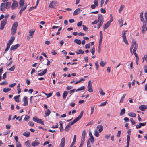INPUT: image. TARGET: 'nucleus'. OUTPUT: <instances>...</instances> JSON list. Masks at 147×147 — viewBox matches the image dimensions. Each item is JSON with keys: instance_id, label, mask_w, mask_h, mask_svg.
I'll use <instances>...</instances> for the list:
<instances>
[{"instance_id": "1", "label": "nucleus", "mask_w": 147, "mask_h": 147, "mask_svg": "<svg viewBox=\"0 0 147 147\" xmlns=\"http://www.w3.org/2000/svg\"><path fill=\"white\" fill-rule=\"evenodd\" d=\"M84 113V111H82L80 114L79 116L77 117L75 119H74L72 122H70L67 125L65 128V130L67 132L69 130L71 126L72 125L74 124L77 121H79L82 117Z\"/></svg>"}, {"instance_id": "2", "label": "nucleus", "mask_w": 147, "mask_h": 147, "mask_svg": "<svg viewBox=\"0 0 147 147\" xmlns=\"http://www.w3.org/2000/svg\"><path fill=\"white\" fill-rule=\"evenodd\" d=\"M18 26V23L16 22L13 24L11 29V34L12 35H14L16 32V30Z\"/></svg>"}, {"instance_id": "3", "label": "nucleus", "mask_w": 147, "mask_h": 147, "mask_svg": "<svg viewBox=\"0 0 147 147\" xmlns=\"http://www.w3.org/2000/svg\"><path fill=\"white\" fill-rule=\"evenodd\" d=\"M138 45L136 43L135 40L134 39H133L132 40V44L131 45L130 48V51L132 55H133V53L132 51V49L134 48L133 49L136 50L138 48Z\"/></svg>"}, {"instance_id": "4", "label": "nucleus", "mask_w": 147, "mask_h": 147, "mask_svg": "<svg viewBox=\"0 0 147 147\" xmlns=\"http://www.w3.org/2000/svg\"><path fill=\"white\" fill-rule=\"evenodd\" d=\"M126 31L125 30H123L122 33V37L123 40V41L124 43L126 45H128V42L126 39L125 34H126Z\"/></svg>"}, {"instance_id": "5", "label": "nucleus", "mask_w": 147, "mask_h": 147, "mask_svg": "<svg viewBox=\"0 0 147 147\" xmlns=\"http://www.w3.org/2000/svg\"><path fill=\"white\" fill-rule=\"evenodd\" d=\"M33 120L35 122L41 124L42 125H44V123L43 121H42L41 119H39L36 117H33Z\"/></svg>"}, {"instance_id": "6", "label": "nucleus", "mask_w": 147, "mask_h": 147, "mask_svg": "<svg viewBox=\"0 0 147 147\" xmlns=\"http://www.w3.org/2000/svg\"><path fill=\"white\" fill-rule=\"evenodd\" d=\"M87 88L88 89V91L89 92H93L92 82L90 80H89L88 82Z\"/></svg>"}, {"instance_id": "7", "label": "nucleus", "mask_w": 147, "mask_h": 147, "mask_svg": "<svg viewBox=\"0 0 147 147\" xmlns=\"http://www.w3.org/2000/svg\"><path fill=\"white\" fill-rule=\"evenodd\" d=\"M35 32V30H30L29 31V35L28 36H27V39L29 40L30 39L32 38L33 37V35L34 34V33Z\"/></svg>"}, {"instance_id": "8", "label": "nucleus", "mask_w": 147, "mask_h": 147, "mask_svg": "<svg viewBox=\"0 0 147 147\" xmlns=\"http://www.w3.org/2000/svg\"><path fill=\"white\" fill-rule=\"evenodd\" d=\"M145 18L146 20L143 22V25L141 30L142 32L143 33L145 32V28H146V26L147 23V16H145Z\"/></svg>"}, {"instance_id": "9", "label": "nucleus", "mask_w": 147, "mask_h": 147, "mask_svg": "<svg viewBox=\"0 0 147 147\" xmlns=\"http://www.w3.org/2000/svg\"><path fill=\"white\" fill-rule=\"evenodd\" d=\"M7 21H6L3 20H2L1 23V26L0 27V30H3L4 28V26L7 24Z\"/></svg>"}, {"instance_id": "10", "label": "nucleus", "mask_w": 147, "mask_h": 147, "mask_svg": "<svg viewBox=\"0 0 147 147\" xmlns=\"http://www.w3.org/2000/svg\"><path fill=\"white\" fill-rule=\"evenodd\" d=\"M7 8L5 5V4L4 3H2L0 5V10L1 11L3 12L5 11Z\"/></svg>"}, {"instance_id": "11", "label": "nucleus", "mask_w": 147, "mask_h": 147, "mask_svg": "<svg viewBox=\"0 0 147 147\" xmlns=\"http://www.w3.org/2000/svg\"><path fill=\"white\" fill-rule=\"evenodd\" d=\"M57 3V2L56 1H52L49 4V7L51 8H55Z\"/></svg>"}, {"instance_id": "12", "label": "nucleus", "mask_w": 147, "mask_h": 147, "mask_svg": "<svg viewBox=\"0 0 147 147\" xmlns=\"http://www.w3.org/2000/svg\"><path fill=\"white\" fill-rule=\"evenodd\" d=\"M18 6V3L16 1H14L11 5V8L12 10L15 9Z\"/></svg>"}, {"instance_id": "13", "label": "nucleus", "mask_w": 147, "mask_h": 147, "mask_svg": "<svg viewBox=\"0 0 147 147\" xmlns=\"http://www.w3.org/2000/svg\"><path fill=\"white\" fill-rule=\"evenodd\" d=\"M104 18L102 15L99 14L98 15V19L97 20L98 22H103Z\"/></svg>"}, {"instance_id": "14", "label": "nucleus", "mask_w": 147, "mask_h": 147, "mask_svg": "<svg viewBox=\"0 0 147 147\" xmlns=\"http://www.w3.org/2000/svg\"><path fill=\"white\" fill-rule=\"evenodd\" d=\"M20 46V45L19 44H17L15 45H13L10 48V50L11 51L17 49Z\"/></svg>"}, {"instance_id": "15", "label": "nucleus", "mask_w": 147, "mask_h": 147, "mask_svg": "<svg viewBox=\"0 0 147 147\" xmlns=\"http://www.w3.org/2000/svg\"><path fill=\"white\" fill-rule=\"evenodd\" d=\"M65 139L64 137L62 138L59 147H64L65 144Z\"/></svg>"}, {"instance_id": "16", "label": "nucleus", "mask_w": 147, "mask_h": 147, "mask_svg": "<svg viewBox=\"0 0 147 147\" xmlns=\"http://www.w3.org/2000/svg\"><path fill=\"white\" fill-rule=\"evenodd\" d=\"M23 101L24 102V103L22 105L24 106H27L28 105V99L25 96L23 99Z\"/></svg>"}, {"instance_id": "17", "label": "nucleus", "mask_w": 147, "mask_h": 147, "mask_svg": "<svg viewBox=\"0 0 147 147\" xmlns=\"http://www.w3.org/2000/svg\"><path fill=\"white\" fill-rule=\"evenodd\" d=\"M40 144V143L38 142V141L36 140V139L35 140L31 143V145L35 147V146H37L39 144Z\"/></svg>"}, {"instance_id": "18", "label": "nucleus", "mask_w": 147, "mask_h": 147, "mask_svg": "<svg viewBox=\"0 0 147 147\" xmlns=\"http://www.w3.org/2000/svg\"><path fill=\"white\" fill-rule=\"evenodd\" d=\"M139 108L142 111H144L145 109H147V106L145 105H142L140 106Z\"/></svg>"}, {"instance_id": "19", "label": "nucleus", "mask_w": 147, "mask_h": 147, "mask_svg": "<svg viewBox=\"0 0 147 147\" xmlns=\"http://www.w3.org/2000/svg\"><path fill=\"white\" fill-rule=\"evenodd\" d=\"M27 5H25L24 7H22L21 9L19 11V14L20 16H21L23 12V11L25 10L27 8Z\"/></svg>"}, {"instance_id": "20", "label": "nucleus", "mask_w": 147, "mask_h": 147, "mask_svg": "<svg viewBox=\"0 0 147 147\" xmlns=\"http://www.w3.org/2000/svg\"><path fill=\"white\" fill-rule=\"evenodd\" d=\"M15 39V37L14 36H12L11 37V38L9 40L8 42V43L12 44Z\"/></svg>"}, {"instance_id": "21", "label": "nucleus", "mask_w": 147, "mask_h": 147, "mask_svg": "<svg viewBox=\"0 0 147 147\" xmlns=\"http://www.w3.org/2000/svg\"><path fill=\"white\" fill-rule=\"evenodd\" d=\"M60 123L59 129L60 131L61 132L63 130V122L62 121H59Z\"/></svg>"}, {"instance_id": "22", "label": "nucleus", "mask_w": 147, "mask_h": 147, "mask_svg": "<svg viewBox=\"0 0 147 147\" xmlns=\"http://www.w3.org/2000/svg\"><path fill=\"white\" fill-rule=\"evenodd\" d=\"M47 69H45L42 72L38 73V75L39 76H42L43 75L45 74L47 71Z\"/></svg>"}, {"instance_id": "23", "label": "nucleus", "mask_w": 147, "mask_h": 147, "mask_svg": "<svg viewBox=\"0 0 147 147\" xmlns=\"http://www.w3.org/2000/svg\"><path fill=\"white\" fill-rule=\"evenodd\" d=\"M51 113L49 109H48L47 111H46L45 113V117H46L49 116V115Z\"/></svg>"}, {"instance_id": "24", "label": "nucleus", "mask_w": 147, "mask_h": 147, "mask_svg": "<svg viewBox=\"0 0 147 147\" xmlns=\"http://www.w3.org/2000/svg\"><path fill=\"white\" fill-rule=\"evenodd\" d=\"M128 115L129 116L133 117H136V114L133 112H130L128 113Z\"/></svg>"}, {"instance_id": "25", "label": "nucleus", "mask_w": 147, "mask_h": 147, "mask_svg": "<svg viewBox=\"0 0 147 147\" xmlns=\"http://www.w3.org/2000/svg\"><path fill=\"white\" fill-rule=\"evenodd\" d=\"M110 23L107 22V23L105 24L103 26V28L104 30L106 29L107 28L110 26Z\"/></svg>"}, {"instance_id": "26", "label": "nucleus", "mask_w": 147, "mask_h": 147, "mask_svg": "<svg viewBox=\"0 0 147 147\" xmlns=\"http://www.w3.org/2000/svg\"><path fill=\"white\" fill-rule=\"evenodd\" d=\"M68 93V91H64L63 95V99H65L66 96H67Z\"/></svg>"}, {"instance_id": "27", "label": "nucleus", "mask_w": 147, "mask_h": 147, "mask_svg": "<svg viewBox=\"0 0 147 147\" xmlns=\"http://www.w3.org/2000/svg\"><path fill=\"white\" fill-rule=\"evenodd\" d=\"M76 139V135H74L73 141L72 142L70 146H71V147L73 146L74 145V144L75 143Z\"/></svg>"}, {"instance_id": "28", "label": "nucleus", "mask_w": 147, "mask_h": 147, "mask_svg": "<svg viewBox=\"0 0 147 147\" xmlns=\"http://www.w3.org/2000/svg\"><path fill=\"white\" fill-rule=\"evenodd\" d=\"M85 89V87L84 86H82L78 88V89L76 90V92H78L79 91L84 90Z\"/></svg>"}, {"instance_id": "29", "label": "nucleus", "mask_w": 147, "mask_h": 147, "mask_svg": "<svg viewBox=\"0 0 147 147\" xmlns=\"http://www.w3.org/2000/svg\"><path fill=\"white\" fill-rule=\"evenodd\" d=\"M20 95L18 96H16L14 97V99H15V101L16 102H19V98L20 96Z\"/></svg>"}, {"instance_id": "30", "label": "nucleus", "mask_w": 147, "mask_h": 147, "mask_svg": "<svg viewBox=\"0 0 147 147\" xmlns=\"http://www.w3.org/2000/svg\"><path fill=\"white\" fill-rule=\"evenodd\" d=\"M74 42L78 45H80L81 44V41L79 39H75L74 40Z\"/></svg>"}, {"instance_id": "31", "label": "nucleus", "mask_w": 147, "mask_h": 147, "mask_svg": "<svg viewBox=\"0 0 147 147\" xmlns=\"http://www.w3.org/2000/svg\"><path fill=\"white\" fill-rule=\"evenodd\" d=\"M97 127L98 129L99 132H101L103 130V127L101 125H99L97 126Z\"/></svg>"}, {"instance_id": "32", "label": "nucleus", "mask_w": 147, "mask_h": 147, "mask_svg": "<svg viewBox=\"0 0 147 147\" xmlns=\"http://www.w3.org/2000/svg\"><path fill=\"white\" fill-rule=\"evenodd\" d=\"M80 9L79 8H78L76 9L74 12L73 14L74 15H76L79 13H80Z\"/></svg>"}, {"instance_id": "33", "label": "nucleus", "mask_w": 147, "mask_h": 147, "mask_svg": "<svg viewBox=\"0 0 147 147\" xmlns=\"http://www.w3.org/2000/svg\"><path fill=\"white\" fill-rule=\"evenodd\" d=\"M30 132H24L23 135V136H24L26 137H28L30 135Z\"/></svg>"}, {"instance_id": "34", "label": "nucleus", "mask_w": 147, "mask_h": 147, "mask_svg": "<svg viewBox=\"0 0 147 147\" xmlns=\"http://www.w3.org/2000/svg\"><path fill=\"white\" fill-rule=\"evenodd\" d=\"M130 140V136L129 135H127V146L129 145V142Z\"/></svg>"}, {"instance_id": "35", "label": "nucleus", "mask_w": 147, "mask_h": 147, "mask_svg": "<svg viewBox=\"0 0 147 147\" xmlns=\"http://www.w3.org/2000/svg\"><path fill=\"white\" fill-rule=\"evenodd\" d=\"M41 95H38L35 96L34 97V100L35 102L38 101L40 99V98H39V96H41Z\"/></svg>"}, {"instance_id": "36", "label": "nucleus", "mask_w": 147, "mask_h": 147, "mask_svg": "<svg viewBox=\"0 0 147 147\" xmlns=\"http://www.w3.org/2000/svg\"><path fill=\"white\" fill-rule=\"evenodd\" d=\"M84 51L81 49L79 50L78 51L76 52L77 54H83L84 53Z\"/></svg>"}, {"instance_id": "37", "label": "nucleus", "mask_w": 147, "mask_h": 147, "mask_svg": "<svg viewBox=\"0 0 147 147\" xmlns=\"http://www.w3.org/2000/svg\"><path fill=\"white\" fill-rule=\"evenodd\" d=\"M125 108H123L121 110V111L120 113V116H122L125 114Z\"/></svg>"}, {"instance_id": "38", "label": "nucleus", "mask_w": 147, "mask_h": 147, "mask_svg": "<svg viewBox=\"0 0 147 147\" xmlns=\"http://www.w3.org/2000/svg\"><path fill=\"white\" fill-rule=\"evenodd\" d=\"M24 2V0H20L19 2V5L23 7Z\"/></svg>"}, {"instance_id": "39", "label": "nucleus", "mask_w": 147, "mask_h": 147, "mask_svg": "<svg viewBox=\"0 0 147 147\" xmlns=\"http://www.w3.org/2000/svg\"><path fill=\"white\" fill-rule=\"evenodd\" d=\"M42 93H43L44 94H45V95L47 96V98H48L50 97H51L52 95V93H49L48 94L46 93L42 92Z\"/></svg>"}, {"instance_id": "40", "label": "nucleus", "mask_w": 147, "mask_h": 147, "mask_svg": "<svg viewBox=\"0 0 147 147\" xmlns=\"http://www.w3.org/2000/svg\"><path fill=\"white\" fill-rule=\"evenodd\" d=\"M106 64V62H104L101 60L100 63V65L101 66L103 67Z\"/></svg>"}, {"instance_id": "41", "label": "nucleus", "mask_w": 147, "mask_h": 147, "mask_svg": "<svg viewBox=\"0 0 147 147\" xmlns=\"http://www.w3.org/2000/svg\"><path fill=\"white\" fill-rule=\"evenodd\" d=\"M89 140L92 143H93L94 141V138L93 136H90Z\"/></svg>"}, {"instance_id": "42", "label": "nucleus", "mask_w": 147, "mask_h": 147, "mask_svg": "<svg viewBox=\"0 0 147 147\" xmlns=\"http://www.w3.org/2000/svg\"><path fill=\"white\" fill-rule=\"evenodd\" d=\"M99 92L101 95L104 96L105 95V93L103 91V90L102 88H100L99 89Z\"/></svg>"}, {"instance_id": "43", "label": "nucleus", "mask_w": 147, "mask_h": 147, "mask_svg": "<svg viewBox=\"0 0 147 147\" xmlns=\"http://www.w3.org/2000/svg\"><path fill=\"white\" fill-rule=\"evenodd\" d=\"M143 12H141L140 14V20L142 22H143L144 21V18H143Z\"/></svg>"}, {"instance_id": "44", "label": "nucleus", "mask_w": 147, "mask_h": 147, "mask_svg": "<svg viewBox=\"0 0 147 147\" xmlns=\"http://www.w3.org/2000/svg\"><path fill=\"white\" fill-rule=\"evenodd\" d=\"M11 4V2H8L6 3L5 5L7 8H10Z\"/></svg>"}, {"instance_id": "45", "label": "nucleus", "mask_w": 147, "mask_h": 147, "mask_svg": "<svg viewBox=\"0 0 147 147\" xmlns=\"http://www.w3.org/2000/svg\"><path fill=\"white\" fill-rule=\"evenodd\" d=\"M11 89L9 88H4L3 89V92L5 93H7V92L11 90Z\"/></svg>"}, {"instance_id": "46", "label": "nucleus", "mask_w": 147, "mask_h": 147, "mask_svg": "<svg viewBox=\"0 0 147 147\" xmlns=\"http://www.w3.org/2000/svg\"><path fill=\"white\" fill-rule=\"evenodd\" d=\"M126 95V94H123L122 96L121 97V98L120 100V103H121L123 102V100H124V98H125V97Z\"/></svg>"}, {"instance_id": "47", "label": "nucleus", "mask_w": 147, "mask_h": 147, "mask_svg": "<svg viewBox=\"0 0 147 147\" xmlns=\"http://www.w3.org/2000/svg\"><path fill=\"white\" fill-rule=\"evenodd\" d=\"M95 51V49L94 47H93L90 50V51L92 55H94V54Z\"/></svg>"}, {"instance_id": "48", "label": "nucleus", "mask_w": 147, "mask_h": 147, "mask_svg": "<svg viewBox=\"0 0 147 147\" xmlns=\"http://www.w3.org/2000/svg\"><path fill=\"white\" fill-rule=\"evenodd\" d=\"M15 68V65H14L13 66H12L8 70H9V71H13L14 70Z\"/></svg>"}, {"instance_id": "49", "label": "nucleus", "mask_w": 147, "mask_h": 147, "mask_svg": "<svg viewBox=\"0 0 147 147\" xmlns=\"http://www.w3.org/2000/svg\"><path fill=\"white\" fill-rule=\"evenodd\" d=\"M124 7V6L123 5H121V7H120V8H119V13H121L122 11V10L123 9Z\"/></svg>"}, {"instance_id": "50", "label": "nucleus", "mask_w": 147, "mask_h": 147, "mask_svg": "<svg viewBox=\"0 0 147 147\" xmlns=\"http://www.w3.org/2000/svg\"><path fill=\"white\" fill-rule=\"evenodd\" d=\"M119 24L120 25V27H121L123 25V21L122 20H121L119 21Z\"/></svg>"}, {"instance_id": "51", "label": "nucleus", "mask_w": 147, "mask_h": 147, "mask_svg": "<svg viewBox=\"0 0 147 147\" xmlns=\"http://www.w3.org/2000/svg\"><path fill=\"white\" fill-rule=\"evenodd\" d=\"M94 134V135L96 137H98L99 136V133L98 132L97 130H95V131Z\"/></svg>"}, {"instance_id": "52", "label": "nucleus", "mask_w": 147, "mask_h": 147, "mask_svg": "<svg viewBox=\"0 0 147 147\" xmlns=\"http://www.w3.org/2000/svg\"><path fill=\"white\" fill-rule=\"evenodd\" d=\"M103 22H99V23L97 25V28L98 29H99V28L102 26L103 24Z\"/></svg>"}, {"instance_id": "53", "label": "nucleus", "mask_w": 147, "mask_h": 147, "mask_svg": "<svg viewBox=\"0 0 147 147\" xmlns=\"http://www.w3.org/2000/svg\"><path fill=\"white\" fill-rule=\"evenodd\" d=\"M110 16L111 17L110 19V20L109 21H108V22L110 23L113 21V17L112 14H110Z\"/></svg>"}, {"instance_id": "54", "label": "nucleus", "mask_w": 147, "mask_h": 147, "mask_svg": "<svg viewBox=\"0 0 147 147\" xmlns=\"http://www.w3.org/2000/svg\"><path fill=\"white\" fill-rule=\"evenodd\" d=\"M95 65L96 66V69L97 70H98V69L99 66L98 64V61H96L95 63Z\"/></svg>"}, {"instance_id": "55", "label": "nucleus", "mask_w": 147, "mask_h": 147, "mask_svg": "<svg viewBox=\"0 0 147 147\" xmlns=\"http://www.w3.org/2000/svg\"><path fill=\"white\" fill-rule=\"evenodd\" d=\"M9 16V15L8 14H6L5 16V18H4V19L3 20L6 21H7V19L8 18Z\"/></svg>"}, {"instance_id": "56", "label": "nucleus", "mask_w": 147, "mask_h": 147, "mask_svg": "<svg viewBox=\"0 0 147 147\" xmlns=\"http://www.w3.org/2000/svg\"><path fill=\"white\" fill-rule=\"evenodd\" d=\"M7 84V82L6 81H4L0 83V85H6Z\"/></svg>"}, {"instance_id": "57", "label": "nucleus", "mask_w": 147, "mask_h": 147, "mask_svg": "<svg viewBox=\"0 0 147 147\" xmlns=\"http://www.w3.org/2000/svg\"><path fill=\"white\" fill-rule=\"evenodd\" d=\"M82 26L83 27V30H84L85 31H86L88 30V28L85 25H83Z\"/></svg>"}, {"instance_id": "58", "label": "nucleus", "mask_w": 147, "mask_h": 147, "mask_svg": "<svg viewBox=\"0 0 147 147\" xmlns=\"http://www.w3.org/2000/svg\"><path fill=\"white\" fill-rule=\"evenodd\" d=\"M146 122H144L143 123H140V122L139 123V124L140 125L141 127L142 126H145L146 125Z\"/></svg>"}, {"instance_id": "59", "label": "nucleus", "mask_w": 147, "mask_h": 147, "mask_svg": "<svg viewBox=\"0 0 147 147\" xmlns=\"http://www.w3.org/2000/svg\"><path fill=\"white\" fill-rule=\"evenodd\" d=\"M95 105H94L93 107H91V114L92 115L94 111V108L95 107Z\"/></svg>"}, {"instance_id": "60", "label": "nucleus", "mask_w": 147, "mask_h": 147, "mask_svg": "<svg viewBox=\"0 0 147 147\" xmlns=\"http://www.w3.org/2000/svg\"><path fill=\"white\" fill-rule=\"evenodd\" d=\"M143 59V62H144V60H145L146 61V63H147V55H145L144 56V57L142 58Z\"/></svg>"}, {"instance_id": "61", "label": "nucleus", "mask_w": 147, "mask_h": 147, "mask_svg": "<svg viewBox=\"0 0 147 147\" xmlns=\"http://www.w3.org/2000/svg\"><path fill=\"white\" fill-rule=\"evenodd\" d=\"M98 0H95L94 1V5L96 6H98Z\"/></svg>"}, {"instance_id": "62", "label": "nucleus", "mask_w": 147, "mask_h": 147, "mask_svg": "<svg viewBox=\"0 0 147 147\" xmlns=\"http://www.w3.org/2000/svg\"><path fill=\"white\" fill-rule=\"evenodd\" d=\"M28 124L30 126H33L34 125V123L31 121H29L28 122Z\"/></svg>"}, {"instance_id": "63", "label": "nucleus", "mask_w": 147, "mask_h": 147, "mask_svg": "<svg viewBox=\"0 0 147 147\" xmlns=\"http://www.w3.org/2000/svg\"><path fill=\"white\" fill-rule=\"evenodd\" d=\"M82 21H80L77 24V26L78 27L80 26H82Z\"/></svg>"}, {"instance_id": "64", "label": "nucleus", "mask_w": 147, "mask_h": 147, "mask_svg": "<svg viewBox=\"0 0 147 147\" xmlns=\"http://www.w3.org/2000/svg\"><path fill=\"white\" fill-rule=\"evenodd\" d=\"M16 147H22L21 145L20 142L17 143L16 144Z\"/></svg>"}]
</instances>
